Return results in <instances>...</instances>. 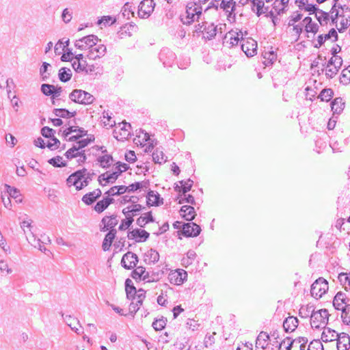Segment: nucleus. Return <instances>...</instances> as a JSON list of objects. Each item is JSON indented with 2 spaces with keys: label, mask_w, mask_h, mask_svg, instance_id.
<instances>
[{
  "label": "nucleus",
  "mask_w": 350,
  "mask_h": 350,
  "mask_svg": "<svg viewBox=\"0 0 350 350\" xmlns=\"http://www.w3.org/2000/svg\"><path fill=\"white\" fill-rule=\"evenodd\" d=\"M150 237L149 232L145 230L136 228L129 231L127 234L129 239H135L136 242L146 241Z\"/></svg>",
  "instance_id": "nucleus-15"
},
{
  "label": "nucleus",
  "mask_w": 350,
  "mask_h": 350,
  "mask_svg": "<svg viewBox=\"0 0 350 350\" xmlns=\"http://www.w3.org/2000/svg\"><path fill=\"white\" fill-rule=\"evenodd\" d=\"M135 267L136 268L131 272V277L136 281L138 280H143V278L146 271V268L142 266Z\"/></svg>",
  "instance_id": "nucleus-41"
},
{
  "label": "nucleus",
  "mask_w": 350,
  "mask_h": 350,
  "mask_svg": "<svg viewBox=\"0 0 350 350\" xmlns=\"http://www.w3.org/2000/svg\"><path fill=\"white\" fill-rule=\"evenodd\" d=\"M334 91L331 88H325L319 94V98L322 101L328 102L333 97Z\"/></svg>",
  "instance_id": "nucleus-43"
},
{
  "label": "nucleus",
  "mask_w": 350,
  "mask_h": 350,
  "mask_svg": "<svg viewBox=\"0 0 350 350\" xmlns=\"http://www.w3.org/2000/svg\"><path fill=\"white\" fill-rule=\"evenodd\" d=\"M264 59H265V64L266 66H269L272 64L277 59V54L273 50V48H271V50L269 51H265L262 54Z\"/></svg>",
  "instance_id": "nucleus-38"
},
{
  "label": "nucleus",
  "mask_w": 350,
  "mask_h": 350,
  "mask_svg": "<svg viewBox=\"0 0 350 350\" xmlns=\"http://www.w3.org/2000/svg\"><path fill=\"white\" fill-rule=\"evenodd\" d=\"M333 306L336 310L342 311V322L350 325V298L345 293L339 291L334 297Z\"/></svg>",
  "instance_id": "nucleus-1"
},
{
  "label": "nucleus",
  "mask_w": 350,
  "mask_h": 350,
  "mask_svg": "<svg viewBox=\"0 0 350 350\" xmlns=\"http://www.w3.org/2000/svg\"><path fill=\"white\" fill-rule=\"evenodd\" d=\"M201 228L194 222L184 223L182 225V233L186 237H195L200 234Z\"/></svg>",
  "instance_id": "nucleus-11"
},
{
  "label": "nucleus",
  "mask_w": 350,
  "mask_h": 350,
  "mask_svg": "<svg viewBox=\"0 0 350 350\" xmlns=\"http://www.w3.org/2000/svg\"><path fill=\"white\" fill-rule=\"evenodd\" d=\"M177 199L178 200V204H183L186 202L190 204H196L195 198L191 194L178 193Z\"/></svg>",
  "instance_id": "nucleus-42"
},
{
  "label": "nucleus",
  "mask_w": 350,
  "mask_h": 350,
  "mask_svg": "<svg viewBox=\"0 0 350 350\" xmlns=\"http://www.w3.org/2000/svg\"><path fill=\"white\" fill-rule=\"evenodd\" d=\"M147 205L158 206L163 203V198L160 195L154 191L150 190L147 193Z\"/></svg>",
  "instance_id": "nucleus-21"
},
{
  "label": "nucleus",
  "mask_w": 350,
  "mask_h": 350,
  "mask_svg": "<svg viewBox=\"0 0 350 350\" xmlns=\"http://www.w3.org/2000/svg\"><path fill=\"white\" fill-rule=\"evenodd\" d=\"M324 67H325V75L327 78L332 79L333 78L338 72L340 68H335L333 66H331L329 68H327V65L323 64Z\"/></svg>",
  "instance_id": "nucleus-59"
},
{
  "label": "nucleus",
  "mask_w": 350,
  "mask_h": 350,
  "mask_svg": "<svg viewBox=\"0 0 350 350\" xmlns=\"http://www.w3.org/2000/svg\"><path fill=\"white\" fill-rule=\"evenodd\" d=\"M63 50L64 51V53L61 57V60L62 62L73 61V53L71 49L66 48V49H63Z\"/></svg>",
  "instance_id": "nucleus-58"
},
{
  "label": "nucleus",
  "mask_w": 350,
  "mask_h": 350,
  "mask_svg": "<svg viewBox=\"0 0 350 350\" xmlns=\"http://www.w3.org/2000/svg\"><path fill=\"white\" fill-rule=\"evenodd\" d=\"M329 313L327 309H321L310 315V324L312 328L320 329L321 325L328 323Z\"/></svg>",
  "instance_id": "nucleus-4"
},
{
  "label": "nucleus",
  "mask_w": 350,
  "mask_h": 350,
  "mask_svg": "<svg viewBox=\"0 0 350 350\" xmlns=\"http://www.w3.org/2000/svg\"><path fill=\"white\" fill-rule=\"evenodd\" d=\"M152 159L157 163H163L167 161V157L165 155L162 150L159 148L154 150L152 152Z\"/></svg>",
  "instance_id": "nucleus-36"
},
{
  "label": "nucleus",
  "mask_w": 350,
  "mask_h": 350,
  "mask_svg": "<svg viewBox=\"0 0 350 350\" xmlns=\"http://www.w3.org/2000/svg\"><path fill=\"white\" fill-rule=\"evenodd\" d=\"M193 181L189 178L186 181L180 180L178 183H176L174 186V190L178 193L185 194L191 189Z\"/></svg>",
  "instance_id": "nucleus-19"
},
{
  "label": "nucleus",
  "mask_w": 350,
  "mask_h": 350,
  "mask_svg": "<svg viewBox=\"0 0 350 350\" xmlns=\"http://www.w3.org/2000/svg\"><path fill=\"white\" fill-rule=\"evenodd\" d=\"M125 291L126 298L129 300H135L136 298L137 289L133 285L132 280L127 278L125 280Z\"/></svg>",
  "instance_id": "nucleus-28"
},
{
  "label": "nucleus",
  "mask_w": 350,
  "mask_h": 350,
  "mask_svg": "<svg viewBox=\"0 0 350 350\" xmlns=\"http://www.w3.org/2000/svg\"><path fill=\"white\" fill-rule=\"evenodd\" d=\"M146 256L148 258L150 263H155L159 260V254L155 250L150 249L146 253Z\"/></svg>",
  "instance_id": "nucleus-50"
},
{
  "label": "nucleus",
  "mask_w": 350,
  "mask_h": 350,
  "mask_svg": "<svg viewBox=\"0 0 350 350\" xmlns=\"http://www.w3.org/2000/svg\"><path fill=\"white\" fill-rule=\"evenodd\" d=\"M51 68L50 64L47 62H43L42 65L40 68V74L42 76V79L43 81H46L50 77V72H49V69Z\"/></svg>",
  "instance_id": "nucleus-48"
},
{
  "label": "nucleus",
  "mask_w": 350,
  "mask_h": 350,
  "mask_svg": "<svg viewBox=\"0 0 350 350\" xmlns=\"http://www.w3.org/2000/svg\"><path fill=\"white\" fill-rule=\"evenodd\" d=\"M324 329L322 334H321V340L324 342H331L336 340V337L339 334H338L335 330L323 326Z\"/></svg>",
  "instance_id": "nucleus-29"
},
{
  "label": "nucleus",
  "mask_w": 350,
  "mask_h": 350,
  "mask_svg": "<svg viewBox=\"0 0 350 350\" xmlns=\"http://www.w3.org/2000/svg\"><path fill=\"white\" fill-rule=\"evenodd\" d=\"M155 7V3L153 0H143L140 2L138 7V15L140 18H146L149 17L153 12Z\"/></svg>",
  "instance_id": "nucleus-9"
},
{
  "label": "nucleus",
  "mask_w": 350,
  "mask_h": 350,
  "mask_svg": "<svg viewBox=\"0 0 350 350\" xmlns=\"http://www.w3.org/2000/svg\"><path fill=\"white\" fill-rule=\"evenodd\" d=\"M134 219L132 217H127V219H123L122 221L121 224L120 225L118 229L120 230H124L126 228H129L132 223L133 222Z\"/></svg>",
  "instance_id": "nucleus-62"
},
{
  "label": "nucleus",
  "mask_w": 350,
  "mask_h": 350,
  "mask_svg": "<svg viewBox=\"0 0 350 350\" xmlns=\"http://www.w3.org/2000/svg\"><path fill=\"white\" fill-rule=\"evenodd\" d=\"M98 41L100 42V40L96 36L90 34L77 40L75 42V46L81 51L89 50L93 44H97Z\"/></svg>",
  "instance_id": "nucleus-6"
},
{
  "label": "nucleus",
  "mask_w": 350,
  "mask_h": 350,
  "mask_svg": "<svg viewBox=\"0 0 350 350\" xmlns=\"http://www.w3.org/2000/svg\"><path fill=\"white\" fill-rule=\"evenodd\" d=\"M116 217V215L104 217L101 220V222L104 224V226L100 228V230L105 232L108 230H110L111 229H115L114 227L118 224V222Z\"/></svg>",
  "instance_id": "nucleus-23"
},
{
  "label": "nucleus",
  "mask_w": 350,
  "mask_h": 350,
  "mask_svg": "<svg viewBox=\"0 0 350 350\" xmlns=\"http://www.w3.org/2000/svg\"><path fill=\"white\" fill-rule=\"evenodd\" d=\"M340 82L344 85H347L350 83V74L344 69L340 75Z\"/></svg>",
  "instance_id": "nucleus-64"
},
{
  "label": "nucleus",
  "mask_w": 350,
  "mask_h": 350,
  "mask_svg": "<svg viewBox=\"0 0 350 350\" xmlns=\"http://www.w3.org/2000/svg\"><path fill=\"white\" fill-rule=\"evenodd\" d=\"M302 23L305 24V31L307 33H317L319 31V26L317 23L312 22V19L310 16H306L302 21Z\"/></svg>",
  "instance_id": "nucleus-30"
},
{
  "label": "nucleus",
  "mask_w": 350,
  "mask_h": 350,
  "mask_svg": "<svg viewBox=\"0 0 350 350\" xmlns=\"http://www.w3.org/2000/svg\"><path fill=\"white\" fill-rule=\"evenodd\" d=\"M97 161L100 163V166L101 167L108 168L113 161V157L110 154H105L103 156L98 157L97 158Z\"/></svg>",
  "instance_id": "nucleus-39"
},
{
  "label": "nucleus",
  "mask_w": 350,
  "mask_h": 350,
  "mask_svg": "<svg viewBox=\"0 0 350 350\" xmlns=\"http://www.w3.org/2000/svg\"><path fill=\"white\" fill-rule=\"evenodd\" d=\"M129 169V165L126 163L118 161L116 163L115 171L107 175L108 183H113L119 177V176L124 172Z\"/></svg>",
  "instance_id": "nucleus-13"
},
{
  "label": "nucleus",
  "mask_w": 350,
  "mask_h": 350,
  "mask_svg": "<svg viewBox=\"0 0 350 350\" xmlns=\"http://www.w3.org/2000/svg\"><path fill=\"white\" fill-rule=\"evenodd\" d=\"M202 8L196 2L187 3L184 14L180 15V18L183 24L190 25L195 21H198L202 14Z\"/></svg>",
  "instance_id": "nucleus-2"
},
{
  "label": "nucleus",
  "mask_w": 350,
  "mask_h": 350,
  "mask_svg": "<svg viewBox=\"0 0 350 350\" xmlns=\"http://www.w3.org/2000/svg\"><path fill=\"white\" fill-rule=\"evenodd\" d=\"M345 103L340 97L336 98L331 103L332 111L334 114H340L344 110Z\"/></svg>",
  "instance_id": "nucleus-32"
},
{
  "label": "nucleus",
  "mask_w": 350,
  "mask_h": 350,
  "mask_svg": "<svg viewBox=\"0 0 350 350\" xmlns=\"http://www.w3.org/2000/svg\"><path fill=\"white\" fill-rule=\"evenodd\" d=\"M159 58L165 67H172L176 59V54L169 48H163L159 54Z\"/></svg>",
  "instance_id": "nucleus-8"
},
{
  "label": "nucleus",
  "mask_w": 350,
  "mask_h": 350,
  "mask_svg": "<svg viewBox=\"0 0 350 350\" xmlns=\"http://www.w3.org/2000/svg\"><path fill=\"white\" fill-rule=\"evenodd\" d=\"M138 29L137 26L134 23H126L122 26L118 31V36L120 39H123L126 36H131L133 33Z\"/></svg>",
  "instance_id": "nucleus-16"
},
{
  "label": "nucleus",
  "mask_w": 350,
  "mask_h": 350,
  "mask_svg": "<svg viewBox=\"0 0 350 350\" xmlns=\"http://www.w3.org/2000/svg\"><path fill=\"white\" fill-rule=\"evenodd\" d=\"M102 195L101 190L100 189H96L93 191L89 192L85 194L82 197V202L85 203L86 205H91L94 202L96 201Z\"/></svg>",
  "instance_id": "nucleus-20"
},
{
  "label": "nucleus",
  "mask_w": 350,
  "mask_h": 350,
  "mask_svg": "<svg viewBox=\"0 0 350 350\" xmlns=\"http://www.w3.org/2000/svg\"><path fill=\"white\" fill-rule=\"evenodd\" d=\"M180 214L185 220L192 221L194 219L196 214L193 206L189 205H184L180 208Z\"/></svg>",
  "instance_id": "nucleus-26"
},
{
  "label": "nucleus",
  "mask_w": 350,
  "mask_h": 350,
  "mask_svg": "<svg viewBox=\"0 0 350 350\" xmlns=\"http://www.w3.org/2000/svg\"><path fill=\"white\" fill-rule=\"evenodd\" d=\"M293 342L290 337H286L279 344L278 350H291L295 348Z\"/></svg>",
  "instance_id": "nucleus-44"
},
{
  "label": "nucleus",
  "mask_w": 350,
  "mask_h": 350,
  "mask_svg": "<svg viewBox=\"0 0 350 350\" xmlns=\"http://www.w3.org/2000/svg\"><path fill=\"white\" fill-rule=\"evenodd\" d=\"M116 232L117 231L116 229H111L105 235L102 244V248L104 251H107L109 250L112 242L116 237Z\"/></svg>",
  "instance_id": "nucleus-31"
},
{
  "label": "nucleus",
  "mask_w": 350,
  "mask_h": 350,
  "mask_svg": "<svg viewBox=\"0 0 350 350\" xmlns=\"http://www.w3.org/2000/svg\"><path fill=\"white\" fill-rule=\"evenodd\" d=\"M336 340H337V349L338 350H349L350 349V337L344 332L338 335Z\"/></svg>",
  "instance_id": "nucleus-17"
},
{
  "label": "nucleus",
  "mask_w": 350,
  "mask_h": 350,
  "mask_svg": "<svg viewBox=\"0 0 350 350\" xmlns=\"http://www.w3.org/2000/svg\"><path fill=\"white\" fill-rule=\"evenodd\" d=\"M95 175L94 172L92 173H85V176L83 178V180L80 183L79 186L77 187V191L82 189L84 187L88 185L90 182L92 180L93 176Z\"/></svg>",
  "instance_id": "nucleus-55"
},
{
  "label": "nucleus",
  "mask_w": 350,
  "mask_h": 350,
  "mask_svg": "<svg viewBox=\"0 0 350 350\" xmlns=\"http://www.w3.org/2000/svg\"><path fill=\"white\" fill-rule=\"evenodd\" d=\"M270 336L265 332H261L256 340V347H260L263 350L265 349L268 345L267 341L269 340Z\"/></svg>",
  "instance_id": "nucleus-33"
},
{
  "label": "nucleus",
  "mask_w": 350,
  "mask_h": 350,
  "mask_svg": "<svg viewBox=\"0 0 350 350\" xmlns=\"http://www.w3.org/2000/svg\"><path fill=\"white\" fill-rule=\"evenodd\" d=\"M187 277V273L184 270H178L170 274V280L171 282H174L177 285L183 284Z\"/></svg>",
  "instance_id": "nucleus-24"
},
{
  "label": "nucleus",
  "mask_w": 350,
  "mask_h": 350,
  "mask_svg": "<svg viewBox=\"0 0 350 350\" xmlns=\"http://www.w3.org/2000/svg\"><path fill=\"white\" fill-rule=\"evenodd\" d=\"M338 279L340 284L344 286L345 290H350V273H340L338 274Z\"/></svg>",
  "instance_id": "nucleus-40"
},
{
  "label": "nucleus",
  "mask_w": 350,
  "mask_h": 350,
  "mask_svg": "<svg viewBox=\"0 0 350 350\" xmlns=\"http://www.w3.org/2000/svg\"><path fill=\"white\" fill-rule=\"evenodd\" d=\"M328 282L323 278L316 280L311 285V295L316 299L321 298L328 290Z\"/></svg>",
  "instance_id": "nucleus-5"
},
{
  "label": "nucleus",
  "mask_w": 350,
  "mask_h": 350,
  "mask_svg": "<svg viewBox=\"0 0 350 350\" xmlns=\"http://www.w3.org/2000/svg\"><path fill=\"white\" fill-rule=\"evenodd\" d=\"M137 262V256L131 252H128L123 255L121 265L126 269H131L136 267Z\"/></svg>",
  "instance_id": "nucleus-12"
},
{
  "label": "nucleus",
  "mask_w": 350,
  "mask_h": 350,
  "mask_svg": "<svg viewBox=\"0 0 350 350\" xmlns=\"http://www.w3.org/2000/svg\"><path fill=\"white\" fill-rule=\"evenodd\" d=\"M5 187L7 189L9 198L11 197L12 198L17 199L18 197L20 196V191L18 189L11 187L7 184H5Z\"/></svg>",
  "instance_id": "nucleus-57"
},
{
  "label": "nucleus",
  "mask_w": 350,
  "mask_h": 350,
  "mask_svg": "<svg viewBox=\"0 0 350 350\" xmlns=\"http://www.w3.org/2000/svg\"><path fill=\"white\" fill-rule=\"evenodd\" d=\"M87 172V170L85 168H83V170H77L72 173L71 175L68 176V178L66 180L67 184L69 186L74 185L76 187V189L77 190V187L79 186L80 183L81 182V180L84 178L85 176V172Z\"/></svg>",
  "instance_id": "nucleus-14"
},
{
  "label": "nucleus",
  "mask_w": 350,
  "mask_h": 350,
  "mask_svg": "<svg viewBox=\"0 0 350 350\" xmlns=\"http://www.w3.org/2000/svg\"><path fill=\"white\" fill-rule=\"evenodd\" d=\"M219 7L224 11L228 13V18H230L232 14L234 18H235V14L234 13L236 7L235 1L233 0H221V3L219 4Z\"/></svg>",
  "instance_id": "nucleus-22"
},
{
  "label": "nucleus",
  "mask_w": 350,
  "mask_h": 350,
  "mask_svg": "<svg viewBox=\"0 0 350 350\" xmlns=\"http://www.w3.org/2000/svg\"><path fill=\"white\" fill-rule=\"evenodd\" d=\"M228 34L230 36V44L231 46L237 45L239 40L241 41V38L243 36V33L241 31H240L239 33L230 31Z\"/></svg>",
  "instance_id": "nucleus-45"
},
{
  "label": "nucleus",
  "mask_w": 350,
  "mask_h": 350,
  "mask_svg": "<svg viewBox=\"0 0 350 350\" xmlns=\"http://www.w3.org/2000/svg\"><path fill=\"white\" fill-rule=\"evenodd\" d=\"M122 14L124 18L130 19L131 16H134V9L132 5L129 3H126L122 8Z\"/></svg>",
  "instance_id": "nucleus-46"
},
{
  "label": "nucleus",
  "mask_w": 350,
  "mask_h": 350,
  "mask_svg": "<svg viewBox=\"0 0 350 350\" xmlns=\"http://www.w3.org/2000/svg\"><path fill=\"white\" fill-rule=\"evenodd\" d=\"M167 323L166 318L162 317L161 319H155L152 326L156 331H160L165 328Z\"/></svg>",
  "instance_id": "nucleus-49"
},
{
  "label": "nucleus",
  "mask_w": 350,
  "mask_h": 350,
  "mask_svg": "<svg viewBox=\"0 0 350 350\" xmlns=\"http://www.w3.org/2000/svg\"><path fill=\"white\" fill-rule=\"evenodd\" d=\"M154 219L152 217V212L149 211L144 213V216H140L136 221L137 224L140 227H144L148 223L154 222Z\"/></svg>",
  "instance_id": "nucleus-34"
},
{
  "label": "nucleus",
  "mask_w": 350,
  "mask_h": 350,
  "mask_svg": "<svg viewBox=\"0 0 350 350\" xmlns=\"http://www.w3.org/2000/svg\"><path fill=\"white\" fill-rule=\"evenodd\" d=\"M304 10L306 12H309L310 14H317L319 13L320 14L323 15V21H325V24H327V21L329 19V13L326 12L318 8L317 5L314 4H307L304 8Z\"/></svg>",
  "instance_id": "nucleus-18"
},
{
  "label": "nucleus",
  "mask_w": 350,
  "mask_h": 350,
  "mask_svg": "<svg viewBox=\"0 0 350 350\" xmlns=\"http://www.w3.org/2000/svg\"><path fill=\"white\" fill-rule=\"evenodd\" d=\"M54 90L55 86L53 85L43 83L41 85V92L45 96H51L53 97Z\"/></svg>",
  "instance_id": "nucleus-56"
},
{
  "label": "nucleus",
  "mask_w": 350,
  "mask_h": 350,
  "mask_svg": "<svg viewBox=\"0 0 350 350\" xmlns=\"http://www.w3.org/2000/svg\"><path fill=\"white\" fill-rule=\"evenodd\" d=\"M204 37L208 40H212L215 38L217 33V26L213 24L208 25L205 27L203 31Z\"/></svg>",
  "instance_id": "nucleus-37"
},
{
  "label": "nucleus",
  "mask_w": 350,
  "mask_h": 350,
  "mask_svg": "<svg viewBox=\"0 0 350 350\" xmlns=\"http://www.w3.org/2000/svg\"><path fill=\"white\" fill-rule=\"evenodd\" d=\"M327 68H329L331 66L340 68L342 65V59L340 56L338 57H332L327 63L326 64Z\"/></svg>",
  "instance_id": "nucleus-47"
},
{
  "label": "nucleus",
  "mask_w": 350,
  "mask_h": 350,
  "mask_svg": "<svg viewBox=\"0 0 350 350\" xmlns=\"http://www.w3.org/2000/svg\"><path fill=\"white\" fill-rule=\"evenodd\" d=\"M69 98L76 103L90 105L94 100V97L90 93L82 90L75 89L69 94Z\"/></svg>",
  "instance_id": "nucleus-3"
},
{
  "label": "nucleus",
  "mask_w": 350,
  "mask_h": 350,
  "mask_svg": "<svg viewBox=\"0 0 350 350\" xmlns=\"http://www.w3.org/2000/svg\"><path fill=\"white\" fill-rule=\"evenodd\" d=\"M314 312V307L312 306H301L299 309V316L302 318H306L309 317L310 313L312 314Z\"/></svg>",
  "instance_id": "nucleus-53"
},
{
  "label": "nucleus",
  "mask_w": 350,
  "mask_h": 350,
  "mask_svg": "<svg viewBox=\"0 0 350 350\" xmlns=\"http://www.w3.org/2000/svg\"><path fill=\"white\" fill-rule=\"evenodd\" d=\"M113 136L116 139H117L118 141H124L125 139H129V137L131 136V132L130 131H121L120 132L118 133L116 130L113 131Z\"/></svg>",
  "instance_id": "nucleus-52"
},
{
  "label": "nucleus",
  "mask_w": 350,
  "mask_h": 350,
  "mask_svg": "<svg viewBox=\"0 0 350 350\" xmlns=\"http://www.w3.org/2000/svg\"><path fill=\"white\" fill-rule=\"evenodd\" d=\"M51 142H49L46 146L51 150L57 149L60 146L59 140L54 135L51 138Z\"/></svg>",
  "instance_id": "nucleus-60"
},
{
  "label": "nucleus",
  "mask_w": 350,
  "mask_h": 350,
  "mask_svg": "<svg viewBox=\"0 0 350 350\" xmlns=\"http://www.w3.org/2000/svg\"><path fill=\"white\" fill-rule=\"evenodd\" d=\"M340 27L338 29L339 33H343L350 26V16L343 18L340 21Z\"/></svg>",
  "instance_id": "nucleus-63"
},
{
  "label": "nucleus",
  "mask_w": 350,
  "mask_h": 350,
  "mask_svg": "<svg viewBox=\"0 0 350 350\" xmlns=\"http://www.w3.org/2000/svg\"><path fill=\"white\" fill-rule=\"evenodd\" d=\"M143 280L146 282H156L159 280V273L153 271L150 273L149 271H146Z\"/></svg>",
  "instance_id": "nucleus-54"
},
{
  "label": "nucleus",
  "mask_w": 350,
  "mask_h": 350,
  "mask_svg": "<svg viewBox=\"0 0 350 350\" xmlns=\"http://www.w3.org/2000/svg\"><path fill=\"white\" fill-rule=\"evenodd\" d=\"M49 163L55 167H62L66 166V162L62 161V157L60 156H57L50 159L48 161Z\"/></svg>",
  "instance_id": "nucleus-51"
},
{
  "label": "nucleus",
  "mask_w": 350,
  "mask_h": 350,
  "mask_svg": "<svg viewBox=\"0 0 350 350\" xmlns=\"http://www.w3.org/2000/svg\"><path fill=\"white\" fill-rule=\"evenodd\" d=\"M72 18V12L68 8H65L62 14V21L65 23H68Z\"/></svg>",
  "instance_id": "nucleus-61"
},
{
  "label": "nucleus",
  "mask_w": 350,
  "mask_h": 350,
  "mask_svg": "<svg viewBox=\"0 0 350 350\" xmlns=\"http://www.w3.org/2000/svg\"><path fill=\"white\" fill-rule=\"evenodd\" d=\"M107 52V47L103 44H94L88 50L87 57L95 60L103 57Z\"/></svg>",
  "instance_id": "nucleus-10"
},
{
  "label": "nucleus",
  "mask_w": 350,
  "mask_h": 350,
  "mask_svg": "<svg viewBox=\"0 0 350 350\" xmlns=\"http://www.w3.org/2000/svg\"><path fill=\"white\" fill-rule=\"evenodd\" d=\"M114 202V199L110 197L104 198L103 200L96 202L94 206V211L98 213L103 212L110 204Z\"/></svg>",
  "instance_id": "nucleus-27"
},
{
  "label": "nucleus",
  "mask_w": 350,
  "mask_h": 350,
  "mask_svg": "<svg viewBox=\"0 0 350 350\" xmlns=\"http://www.w3.org/2000/svg\"><path fill=\"white\" fill-rule=\"evenodd\" d=\"M241 50L247 57H253L257 53V42L250 38H241Z\"/></svg>",
  "instance_id": "nucleus-7"
},
{
  "label": "nucleus",
  "mask_w": 350,
  "mask_h": 350,
  "mask_svg": "<svg viewBox=\"0 0 350 350\" xmlns=\"http://www.w3.org/2000/svg\"><path fill=\"white\" fill-rule=\"evenodd\" d=\"M299 324L297 318L291 316L285 319L283 322V327L286 332H292L295 330Z\"/></svg>",
  "instance_id": "nucleus-25"
},
{
  "label": "nucleus",
  "mask_w": 350,
  "mask_h": 350,
  "mask_svg": "<svg viewBox=\"0 0 350 350\" xmlns=\"http://www.w3.org/2000/svg\"><path fill=\"white\" fill-rule=\"evenodd\" d=\"M59 79L64 83H66L71 79L72 71L70 68L62 67L59 70L58 72Z\"/></svg>",
  "instance_id": "nucleus-35"
}]
</instances>
